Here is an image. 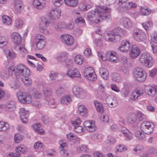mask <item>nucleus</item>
Masks as SVG:
<instances>
[{
    "label": "nucleus",
    "mask_w": 157,
    "mask_h": 157,
    "mask_svg": "<svg viewBox=\"0 0 157 157\" xmlns=\"http://www.w3.org/2000/svg\"><path fill=\"white\" fill-rule=\"evenodd\" d=\"M110 11L109 8L104 6H98L96 7V10L89 12L87 18L93 23H98L100 21V20L107 21H110L111 18L109 12Z\"/></svg>",
    "instance_id": "1"
},
{
    "label": "nucleus",
    "mask_w": 157,
    "mask_h": 157,
    "mask_svg": "<svg viewBox=\"0 0 157 157\" xmlns=\"http://www.w3.org/2000/svg\"><path fill=\"white\" fill-rule=\"evenodd\" d=\"M139 60L141 64L147 67H151L153 65V60L150 54L147 53H142L139 58Z\"/></svg>",
    "instance_id": "2"
},
{
    "label": "nucleus",
    "mask_w": 157,
    "mask_h": 157,
    "mask_svg": "<svg viewBox=\"0 0 157 157\" xmlns=\"http://www.w3.org/2000/svg\"><path fill=\"white\" fill-rule=\"evenodd\" d=\"M133 75L136 80L140 82H144L147 76L144 71L141 68L137 67L134 69Z\"/></svg>",
    "instance_id": "3"
},
{
    "label": "nucleus",
    "mask_w": 157,
    "mask_h": 157,
    "mask_svg": "<svg viewBox=\"0 0 157 157\" xmlns=\"http://www.w3.org/2000/svg\"><path fill=\"white\" fill-rule=\"evenodd\" d=\"M154 127L152 123L148 121H144L141 123L140 128L144 133L150 134L153 132Z\"/></svg>",
    "instance_id": "4"
},
{
    "label": "nucleus",
    "mask_w": 157,
    "mask_h": 157,
    "mask_svg": "<svg viewBox=\"0 0 157 157\" xmlns=\"http://www.w3.org/2000/svg\"><path fill=\"white\" fill-rule=\"evenodd\" d=\"M35 41L36 48L38 50L43 49L46 44L45 37L40 34H38L36 36Z\"/></svg>",
    "instance_id": "5"
},
{
    "label": "nucleus",
    "mask_w": 157,
    "mask_h": 157,
    "mask_svg": "<svg viewBox=\"0 0 157 157\" xmlns=\"http://www.w3.org/2000/svg\"><path fill=\"white\" fill-rule=\"evenodd\" d=\"M133 36L135 40L138 42H142L145 40L146 35L141 30L136 29L134 30Z\"/></svg>",
    "instance_id": "6"
},
{
    "label": "nucleus",
    "mask_w": 157,
    "mask_h": 157,
    "mask_svg": "<svg viewBox=\"0 0 157 157\" xmlns=\"http://www.w3.org/2000/svg\"><path fill=\"white\" fill-rule=\"evenodd\" d=\"M113 30L114 35L115 41L117 42L119 41L121 38L126 34V31L119 27L115 28Z\"/></svg>",
    "instance_id": "7"
},
{
    "label": "nucleus",
    "mask_w": 157,
    "mask_h": 157,
    "mask_svg": "<svg viewBox=\"0 0 157 157\" xmlns=\"http://www.w3.org/2000/svg\"><path fill=\"white\" fill-rule=\"evenodd\" d=\"M61 41L67 46H71L74 42V38L71 36L64 34L61 35L60 37Z\"/></svg>",
    "instance_id": "8"
},
{
    "label": "nucleus",
    "mask_w": 157,
    "mask_h": 157,
    "mask_svg": "<svg viewBox=\"0 0 157 157\" xmlns=\"http://www.w3.org/2000/svg\"><path fill=\"white\" fill-rule=\"evenodd\" d=\"M16 71L20 75L25 76H29L30 75L29 70L21 64H19L17 66Z\"/></svg>",
    "instance_id": "9"
},
{
    "label": "nucleus",
    "mask_w": 157,
    "mask_h": 157,
    "mask_svg": "<svg viewBox=\"0 0 157 157\" xmlns=\"http://www.w3.org/2000/svg\"><path fill=\"white\" fill-rule=\"evenodd\" d=\"M130 47L129 40L125 39L121 42V46L119 47L118 50L123 52H127L129 51Z\"/></svg>",
    "instance_id": "10"
},
{
    "label": "nucleus",
    "mask_w": 157,
    "mask_h": 157,
    "mask_svg": "<svg viewBox=\"0 0 157 157\" xmlns=\"http://www.w3.org/2000/svg\"><path fill=\"white\" fill-rule=\"evenodd\" d=\"M72 91L77 98H83L85 96V92L82 88L79 86H75L72 89Z\"/></svg>",
    "instance_id": "11"
},
{
    "label": "nucleus",
    "mask_w": 157,
    "mask_h": 157,
    "mask_svg": "<svg viewBox=\"0 0 157 157\" xmlns=\"http://www.w3.org/2000/svg\"><path fill=\"white\" fill-rule=\"evenodd\" d=\"M120 22L124 27L126 29L130 28L132 26V21L126 17L121 18L120 19Z\"/></svg>",
    "instance_id": "12"
},
{
    "label": "nucleus",
    "mask_w": 157,
    "mask_h": 157,
    "mask_svg": "<svg viewBox=\"0 0 157 157\" xmlns=\"http://www.w3.org/2000/svg\"><path fill=\"white\" fill-rule=\"evenodd\" d=\"M151 47L153 52H157V33L154 32L151 35Z\"/></svg>",
    "instance_id": "13"
},
{
    "label": "nucleus",
    "mask_w": 157,
    "mask_h": 157,
    "mask_svg": "<svg viewBox=\"0 0 157 157\" xmlns=\"http://www.w3.org/2000/svg\"><path fill=\"white\" fill-rule=\"evenodd\" d=\"M29 111L26 110L24 108L20 109L19 111L20 118L21 122L24 124L27 123L28 121V114Z\"/></svg>",
    "instance_id": "14"
},
{
    "label": "nucleus",
    "mask_w": 157,
    "mask_h": 157,
    "mask_svg": "<svg viewBox=\"0 0 157 157\" xmlns=\"http://www.w3.org/2000/svg\"><path fill=\"white\" fill-rule=\"evenodd\" d=\"M11 39L13 43L17 46L20 45L22 41L21 35L17 32H13L11 35Z\"/></svg>",
    "instance_id": "15"
},
{
    "label": "nucleus",
    "mask_w": 157,
    "mask_h": 157,
    "mask_svg": "<svg viewBox=\"0 0 157 157\" xmlns=\"http://www.w3.org/2000/svg\"><path fill=\"white\" fill-rule=\"evenodd\" d=\"M140 53V49L136 45L132 46L129 55L132 58H135L138 56Z\"/></svg>",
    "instance_id": "16"
},
{
    "label": "nucleus",
    "mask_w": 157,
    "mask_h": 157,
    "mask_svg": "<svg viewBox=\"0 0 157 157\" xmlns=\"http://www.w3.org/2000/svg\"><path fill=\"white\" fill-rule=\"evenodd\" d=\"M145 91L150 96H154L157 92V86H147L145 87Z\"/></svg>",
    "instance_id": "17"
},
{
    "label": "nucleus",
    "mask_w": 157,
    "mask_h": 157,
    "mask_svg": "<svg viewBox=\"0 0 157 157\" xmlns=\"http://www.w3.org/2000/svg\"><path fill=\"white\" fill-rule=\"evenodd\" d=\"M33 5L38 10L43 9L46 5L45 0H33Z\"/></svg>",
    "instance_id": "18"
},
{
    "label": "nucleus",
    "mask_w": 157,
    "mask_h": 157,
    "mask_svg": "<svg viewBox=\"0 0 157 157\" xmlns=\"http://www.w3.org/2000/svg\"><path fill=\"white\" fill-rule=\"evenodd\" d=\"M143 94L144 92L143 90L137 89L135 91L132 92L130 95V99L132 101H135L140 96L142 95Z\"/></svg>",
    "instance_id": "19"
},
{
    "label": "nucleus",
    "mask_w": 157,
    "mask_h": 157,
    "mask_svg": "<svg viewBox=\"0 0 157 157\" xmlns=\"http://www.w3.org/2000/svg\"><path fill=\"white\" fill-rule=\"evenodd\" d=\"M84 127L87 131L90 132H94L96 129L94 124L90 121H86L84 122Z\"/></svg>",
    "instance_id": "20"
},
{
    "label": "nucleus",
    "mask_w": 157,
    "mask_h": 157,
    "mask_svg": "<svg viewBox=\"0 0 157 157\" xmlns=\"http://www.w3.org/2000/svg\"><path fill=\"white\" fill-rule=\"evenodd\" d=\"M106 102L108 106L111 108L116 106L117 104V100L113 96L108 97Z\"/></svg>",
    "instance_id": "21"
},
{
    "label": "nucleus",
    "mask_w": 157,
    "mask_h": 157,
    "mask_svg": "<svg viewBox=\"0 0 157 157\" xmlns=\"http://www.w3.org/2000/svg\"><path fill=\"white\" fill-rule=\"evenodd\" d=\"M61 11L60 10H52L50 12L49 16L53 20L59 19L60 17Z\"/></svg>",
    "instance_id": "22"
},
{
    "label": "nucleus",
    "mask_w": 157,
    "mask_h": 157,
    "mask_svg": "<svg viewBox=\"0 0 157 157\" xmlns=\"http://www.w3.org/2000/svg\"><path fill=\"white\" fill-rule=\"evenodd\" d=\"M104 38L107 41L116 42L115 40V36L113 30L105 33Z\"/></svg>",
    "instance_id": "23"
},
{
    "label": "nucleus",
    "mask_w": 157,
    "mask_h": 157,
    "mask_svg": "<svg viewBox=\"0 0 157 157\" xmlns=\"http://www.w3.org/2000/svg\"><path fill=\"white\" fill-rule=\"evenodd\" d=\"M66 75L72 78L74 77L79 78L81 76L78 70L76 69L68 70L67 72Z\"/></svg>",
    "instance_id": "24"
},
{
    "label": "nucleus",
    "mask_w": 157,
    "mask_h": 157,
    "mask_svg": "<svg viewBox=\"0 0 157 157\" xmlns=\"http://www.w3.org/2000/svg\"><path fill=\"white\" fill-rule=\"evenodd\" d=\"M4 108L10 111H13L15 109V103L13 101H10L8 103L6 106L3 104L0 105V108L4 109Z\"/></svg>",
    "instance_id": "25"
},
{
    "label": "nucleus",
    "mask_w": 157,
    "mask_h": 157,
    "mask_svg": "<svg viewBox=\"0 0 157 157\" xmlns=\"http://www.w3.org/2000/svg\"><path fill=\"white\" fill-rule=\"evenodd\" d=\"M99 73L101 76L104 79L107 80L109 78V72L105 68L101 67L99 69Z\"/></svg>",
    "instance_id": "26"
},
{
    "label": "nucleus",
    "mask_w": 157,
    "mask_h": 157,
    "mask_svg": "<svg viewBox=\"0 0 157 157\" xmlns=\"http://www.w3.org/2000/svg\"><path fill=\"white\" fill-rule=\"evenodd\" d=\"M27 151V147L24 145H20L16 148V152L19 155L25 154Z\"/></svg>",
    "instance_id": "27"
},
{
    "label": "nucleus",
    "mask_w": 157,
    "mask_h": 157,
    "mask_svg": "<svg viewBox=\"0 0 157 157\" xmlns=\"http://www.w3.org/2000/svg\"><path fill=\"white\" fill-rule=\"evenodd\" d=\"M65 4L67 6L71 7H74L77 6L78 0H64Z\"/></svg>",
    "instance_id": "28"
},
{
    "label": "nucleus",
    "mask_w": 157,
    "mask_h": 157,
    "mask_svg": "<svg viewBox=\"0 0 157 157\" xmlns=\"http://www.w3.org/2000/svg\"><path fill=\"white\" fill-rule=\"evenodd\" d=\"M23 4L20 0H16L14 4V6L17 12H20L23 8Z\"/></svg>",
    "instance_id": "29"
},
{
    "label": "nucleus",
    "mask_w": 157,
    "mask_h": 157,
    "mask_svg": "<svg viewBox=\"0 0 157 157\" xmlns=\"http://www.w3.org/2000/svg\"><path fill=\"white\" fill-rule=\"evenodd\" d=\"M72 100L69 96L67 95L63 97L61 99V103L64 105H67Z\"/></svg>",
    "instance_id": "30"
},
{
    "label": "nucleus",
    "mask_w": 157,
    "mask_h": 157,
    "mask_svg": "<svg viewBox=\"0 0 157 157\" xmlns=\"http://www.w3.org/2000/svg\"><path fill=\"white\" fill-rule=\"evenodd\" d=\"M94 104L97 111L100 113H102L104 112V109L102 104L98 101H95Z\"/></svg>",
    "instance_id": "31"
},
{
    "label": "nucleus",
    "mask_w": 157,
    "mask_h": 157,
    "mask_svg": "<svg viewBox=\"0 0 157 157\" xmlns=\"http://www.w3.org/2000/svg\"><path fill=\"white\" fill-rule=\"evenodd\" d=\"M17 97L19 101L20 102L23 104L25 103L26 93L19 92L17 93Z\"/></svg>",
    "instance_id": "32"
},
{
    "label": "nucleus",
    "mask_w": 157,
    "mask_h": 157,
    "mask_svg": "<svg viewBox=\"0 0 157 157\" xmlns=\"http://www.w3.org/2000/svg\"><path fill=\"white\" fill-rule=\"evenodd\" d=\"M9 128V125L7 123L0 121V132L6 131Z\"/></svg>",
    "instance_id": "33"
},
{
    "label": "nucleus",
    "mask_w": 157,
    "mask_h": 157,
    "mask_svg": "<svg viewBox=\"0 0 157 157\" xmlns=\"http://www.w3.org/2000/svg\"><path fill=\"white\" fill-rule=\"evenodd\" d=\"M41 21L39 25V27H47L49 24L48 20L44 17L41 18Z\"/></svg>",
    "instance_id": "34"
},
{
    "label": "nucleus",
    "mask_w": 157,
    "mask_h": 157,
    "mask_svg": "<svg viewBox=\"0 0 157 157\" xmlns=\"http://www.w3.org/2000/svg\"><path fill=\"white\" fill-rule=\"evenodd\" d=\"M122 133L124 134L125 137V139L127 140H131L132 139V134L126 129L125 130H122Z\"/></svg>",
    "instance_id": "35"
},
{
    "label": "nucleus",
    "mask_w": 157,
    "mask_h": 157,
    "mask_svg": "<svg viewBox=\"0 0 157 157\" xmlns=\"http://www.w3.org/2000/svg\"><path fill=\"white\" fill-rule=\"evenodd\" d=\"M79 113L81 116H84L87 113V110L83 105H79L78 107Z\"/></svg>",
    "instance_id": "36"
},
{
    "label": "nucleus",
    "mask_w": 157,
    "mask_h": 157,
    "mask_svg": "<svg viewBox=\"0 0 157 157\" xmlns=\"http://www.w3.org/2000/svg\"><path fill=\"white\" fill-rule=\"evenodd\" d=\"M8 42V39L6 37H0V47L3 48L6 45Z\"/></svg>",
    "instance_id": "37"
},
{
    "label": "nucleus",
    "mask_w": 157,
    "mask_h": 157,
    "mask_svg": "<svg viewBox=\"0 0 157 157\" xmlns=\"http://www.w3.org/2000/svg\"><path fill=\"white\" fill-rule=\"evenodd\" d=\"M30 94L36 98H39L41 96V93L35 88H33L32 90L30 91Z\"/></svg>",
    "instance_id": "38"
},
{
    "label": "nucleus",
    "mask_w": 157,
    "mask_h": 157,
    "mask_svg": "<svg viewBox=\"0 0 157 157\" xmlns=\"http://www.w3.org/2000/svg\"><path fill=\"white\" fill-rule=\"evenodd\" d=\"M137 119L135 114L131 115L128 119L127 122L128 123L132 124L137 121Z\"/></svg>",
    "instance_id": "39"
},
{
    "label": "nucleus",
    "mask_w": 157,
    "mask_h": 157,
    "mask_svg": "<svg viewBox=\"0 0 157 157\" xmlns=\"http://www.w3.org/2000/svg\"><path fill=\"white\" fill-rule=\"evenodd\" d=\"M94 70L92 67H90L86 68L83 73L84 76L85 77L88 75L94 72Z\"/></svg>",
    "instance_id": "40"
},
{
    "label": "nucleus",
    "mask_w": 157,
    "mask_h": 157,
    "mask_svg": "<svg viewBox=\"0 0 157 157\" xmlns=\"http://www.w3.org/2000/svg\"><path fill=\"white\" fill-rule=\"evenodd\" d=\"M3 23L6 25H9L11 23V19L9 17L3 15L2 17Z\"/></svg>",
    "instance_id": "41"
},
{
    "label": "nucleus",
    "mask_w": 157,
    "mask_h": 157,
    "mask_svg": "<svg viewBox=\"0 0 157 157\" xmlns=\"http://www.w3.org/2000/svg\"><path fill=\"white\" fill-rule=\"evenodd\" d=\"M136 115L137 121H142L146 118V115L140 111L138 112Z\"/></svg>",
    "instance_id": "42"
},
{
    "label": "nucleus",
    "mask_w": 157,
    "mask_h": 157,
    "mask_svg": "<svg viewBox=\"0 0 157 157\" xmlns=\"http://www.w3.org/2000/svg\"><path fill=\"white\" fill-rule=\"evenodd\" d=\"M5 53L7 58L9 59H13L16 57V54L12 51H8Z\"/></svg>",
    "instance_id": "43"
},
{
    "label": "nucleus",
    "mask_w": 157,
    "mask_h": 157,
    "mask_svg": "<svg viewBox=\"0 0 157 157\" xmlns=\"http://www.w3.org/2000/svg\"><path fill=\"white\" fill-rule=\"evenodd\" d=\"M23 136L19 133L15 134L14 136V141L15 143H18L23 140Z\"/></svg>",
    "instance_id": "44"
},
{
    "label": "nucleus",
    "mask_w": 157,
    "mask_h": 157,
    "mask_svg": "<svg viewBox=\"0 0 157 157\" xmlns=\"http://www.w3.org/2000/svg\"><path fill=\"white\" fill-rule=\"evenodd\" d=\"M113 80L117 82H119L121 80V77L117 73L112 74L111 75Z\"/></svg>",
    "instance_id": "45"
},
{
    "label": "nucleus",
    "mask_w": 157,
    "mask_h": 157,
    "mask_svg": "<svg viewBox=\"0 0 157 157\" xmlns=\"http://www.w3.org/2000/svg\"><path fill=\"white\" fill-rule=\"evenodd\" d=\"M144 132H142L140 131H136L135 133L136 136L140 139H143L145 137V135Z\"/></svg>",
    "instance_id": "46"
},
{
    "label": "nucleus",
    "mask_w": 157,
    "mask_h": 157,
    "mask_svg": "<svg viewBox=\"0 0 157 157\" xmlns=\"http://www.w3.org/2000/svg\"><path fill=\"white\" fill-rule=\"evenodd\" d=\"M87 79L90 81H95L97 78V76L95 72L85 77Z\"/></svg>",
    "instance_id": "47"
},
{
    "label": "nucleus",
    "mask_w": 157,
    "mask_h": 157,
    "mask_svg": "<svg viewBox=\"0 0 157 157\" xmlns=\"http://www.w3.org/2000/svg\"><path fill=\"white\" fill-rule=\"evenodd\" d=\"M9 75L7 71L3 70L1 72V76L2 79L6 80L9 77Z\"/></svg>",
    "instance_id": "48"
},
{
    "label": "nucleus",
    "mask_w": 157,
    "mask_h": 157,
    "mask_svg": "<svg viewBox=\"0 0 157 157\" xmlns=\"http://www.w3.org/2000/svg\"><path fill=\"white\" fill-rule=\"evenodd\" d=\"M126 4L124 6H120L118 7V10L121 12H127L128 10V8Z\"/></svg>",
    "instance_id": "49"
},
{
    "label": "nucleus",
    "mask_w": 157,
    "mask_h": 157,
    "mask_svg": "<svg viewBox=\"0 0 157 157\" xmlns=\"http://www.w3.org/2000/svg\"><path fill=\"white\" fill-rule=\"evenodd\" d=\"M66 27V25L64 22L59 23L55 26V29L58 30H60L62 28H65Z\"/></svg>",
    "instance_id": "50"
},
{
    "label": "nucleus",
    "mask_w": 157,
    "mask_h": 157,
    "mask_svg": "<svg viewBox=\"0 0 157 157\" xmlns=\"http://www.w3.org/2000/svg\"><path fill=\"white\" fill-rule=\"evenodd\" d=\"M82 56L80 55L76 56L75 58V61L78 65L81 64L83 63Z\"/></svg>",
    "instance_id": "51"
},
{
    "label": "nucleus",
    "mask_w": 157,
    "mask_h": 157,
    "mask_svg": "<svg viewBox=\"0 0 157 157\" xmlns=\"http://www.w3.org/2000/svg\"><path fill=\"white\" fill-rule=\"evenodd\" d=\"M152 25V23L151 21L145 22L142 25L143 27L146 30L150 29Z\"/></svg>",
    "instance_id": "52"
},
{
    "label": "nucleus",
    "mask_w": 157,
    "mask_h": 157,
    "mask_svg": "<svg viewBox=\"0 0 157 157\" xmlns=\"http://www.w3.org/2000/svg\"><path fill=\"white\" fill-rule=\"evenodd\" d=\"M23 25V21L21 20L17 19L15 21L14 26L17 29L21 28Z\"/></svg>",
    "instance_id": "53"
},
{
    "label": "nucleus",
    "mask_w": 157,
    "mask_h": 157,
    "mask_svg": "<svg viewBox=\"0 0 157 157\" xmlns=\"http://www.w3.org/2000/svg\"><path fill=\"white\" fill-rule=\"evenodd\" d=\"M141 14L143 16L148 15L150 13L151 10H149L147 8H144L142 7L141 8Z\"/></svg>",
    "instance_id": "54"
},
{
    "label": "nucleus",
    "mask_w": 157,
    "mask_h": 157,
    "mask_svg": "<svg viewBox=\"0 0 157 157\" xmlns=\"http://www.w3.org/2000/svg\"><path fill=\"white\" fill-rule=\"evenodd\" d=\"M43 92L45 97H49L52 93L51 90L49 89L44 88L43 89Z\"/></svg>",
    "instance_id": "55"
},
{
    "label": "nucleus",
    "mask_w": 157,
    "mask_h": 157,
    "mask_svg": "<svg viewBox=\"0 0 157 157\" xmlns=\"http://www.w3.org/2000/svg\"><path fill=\"white\" fill-rule=\"evenodd\" d=\"M116 148L117 151L120 152L127 150V148L125 147L124 145L123 144H120Z\"/></svg>",
    "instance_id": "56"
},
{
    "label": "nucleus",
    "mask_w": 157,
    "mask_h": 157,
    "mask_svg": "<svg viewBox=\"0 0 157 157\" xmlns=\"http://www.w3.org/2000/svg\"><path fill=\"white\" fill-rule=\"evenodd\" d=\"M87 148L86 146L82 145L77 148V151L78 152H85L87 151Z\"/></svg>",
    "instance_id": "57"
},
{
    "label": "nucleus",
    "mask_w": 157,
    "mask_h": 157,
    "mask_svg": "<svg viewBox=\"0 0 157 157\" xmlns=\"http://www.w3.org/2000/svg\"><path fill=\"white\" fill-rule=\"evenodd\" d=\"M64 91V89L62 87H60L57 89L56 94L58 96H59L63 93Z\"/></svg>",
    "instance_id": "58"
},
{
    "label": "nucleus",
    "mask_w": 157,
    "mask_h": 157,
    "mask_svg": "<svg viewBox=\"0 0 157 157\" xmlns=\"http://www.w3.org/2000/svg\"><path fill=\"white\" fill-rule=\"evenodd\" d=\"M63 2V1L62 0H52V3L56 7L59 6Z\"/></svg>",
    "instance_id": "59"
},
{
    "label": "nucleus",
    "mask_w": 157,
    "mask_h": 157,
    "mask_svg": "<svg viewBox=\"0 0 157 157\" xmlns=\"http://www.w3.org/2000/svg\"><path fill=\"white\" fill-rule=\"evenodd\" d=\"M58 75V73H57L53 71H52L49 75V77L52 80H55L57 76Z\"/></svg>",
    "instance_id": "60"
},
{
    "label": "nucleus",
    "mask_w": 157,
    "mask_h": 157,
    "mask_svg": "<svg viewBox=\"0 0 157 157\" xmlns=\"http://www.w3.org/2000/svg\"><path fill=\"white\" fill-rule=\"evenodd\" d=\"M107 57L109 56V61H110L111 58H112L114 56H117V54L115 52H109L107 53Z\"/></svg>",
    "instance_id": "61"
},
{
    "label": "nucleus",
    "mask_w": 157,
    "mask_h": 157,
    "mask_svg": "<svg viewBox=\"0 0 157 157\" xmlns=\"http://www.w3.org/2000/svg\"><path fill=\"white\" fill-rule=\"evenodd\" d=\"M75 131L78 133H81L83 132V129L82 126H75L74 127Z\"/></svg>",
    "instance_id": "62"
},
{
    "label": "nucleus",
    "mask_w": 157,
    "mask_h": 157,
    "mask_svg": "<svg viewBox=\"0 0 157 157\" xmlns=\"http://www.w3.org/2000/svg\"><path fill=\"white\" fill-rule=\"evenodd\" d=\"M25 103L29 104L32 101V98L30 95L26 93V97L25 98Z\"/></svg>",
    "instance_id": "63"
},
{
    "label": "nucleus",
    "mask_w": 157,
    "mask_h": 157,
    "mask_svg": "<svg viewBox=\"0 0 157 157\" xmlns=\"http://www.w3.org/2000/svg\"><path fill=\"white\" fill-rule=\"evenodd\" d=\"M120 61L123 64H126L128 62L127 57L124 56H122L121 57Z\"/></svg>",
    "instance_id": "64"
}]
</instances>
